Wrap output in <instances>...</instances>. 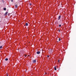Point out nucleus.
I'll return each instance as SVG.
<instances>
[{"label": "nucleus", "mask_w": 76, "mask_h": 76, "mask_svg": "<svg viewBox=\"0 0 76 76\" xmlns=\"http://www.w3.org/2000/svg\"><path fill=\"white\" fill-rule=\"evenodd\" d=\"M31 6V5H32V4H31V3H30L29 4Z\"/></svg>", "instance_id": "obj_13"}, {"label": "nucleus", "mask_w": 76, "mask_h": 76, "mask_svg": "<svg viewBox=\"0 0 76 76\" xmlns=\"http://www.w3.org/2000/svg\"><path fill=\"white\" fill-rule=\"evenodd\" d=\"M33 62L34 63H36V60H33Z\"/></svg>", "instance_id": "obj_2"}, {"label": "nucleus", "mask_w": 76, "mask_h": 76, "mask_svg": "<svg viewBox=\"0 0 76 76\" xmlns=\"http://www.w3.org/2000/svg\"><path fill=\"white\" fill-rule=\"evenodd\" d=\"M28 56H30L29 55H28Z\"/></svg>", "instance_id": "obj_19"}, {"label": "nucleus", "mask_w": 76, "mask_h": 76, "mask_svg": "<svg viewBox=\"0 0 76 76\" xmlns=\"http://www.w3.org/2000/svg\"><path fill=\"white\" fill-rule=\"evenodd\" d=\"M0 48H2V46H1L0 47Z\"/></svg>", "instance_id": "obj_10"}, {"label": "nucleus", "mask_w": 76, "mask_h": 76, "mask_svg": "<svg viewBox=\"0 0 76 76\" xmlns=\"http://www.w3.org/2000/svg\"><path fill=\"white\" fill-rule=\"evenodd\" d=\"M59 32H60V30H58Z\"/></svg>", "instance_id": "obj_18"}, {"label": "nucleus", "mask_w": 76, "mask_h": 76, "mask_svg": "<svg viewBox=\"0 0 76 76\" xmlns=\"http://www.w3.org/2000/svg\"><path fill=\"white\" fill-rule=\"evenodd\" d=\"M59 26V27H60L61 26V25H60Z\"/></svg>", "instance_id": "obj_12"}, {"label": "nucleus", "mask_w": 76, "mask_h": 76, "mask_svg": "<svg viewBox=\"0 0 76 76\" xmlns=\"http://www.w3.org/2000/svg\"><path fill=\"white\" fill-rule=\"evenodd\" d=\"M15 8H17V7H18V5H15Z\"/></svg>", "instance_id": "obj_5"}, {"label": "nucleus", "mask_w": 76, "mask_h": 76, "mask_svg": "<svg viewBox=\"0 0 76 76\" xmlns=\"http://www.w3.org/2000/svg\"><path fill=\"white\" fill-rule=\"evenodd\" d=\"M7 13H8V12H6L5 13L4 15H5V16H6V15H7Z\"/></svg>", "instance_id": "obj_3"}, {"label": "nucleus", "mask_w": 76, "mask_h": 76, "mask_svg": "<svg viewBox=\"0 0 76 76\" xmlns=\"http://www.w3.org/2000/svg\"><path fill=\"white\" fill-rule=\"evenodd\" d=\"M59 61H60V60H58V63H59Z\"/></svg>", "instance_id": "obj_17"}, {"label": "nucleus", "mask_w": 76, "mask_h": 76, "mask_svg": "<svg viewBox=\"0 0 76 76\" xmlns=\"http://www.w3.org/2000/svg\"><path fill=\"white\" fill-rule=\"evenodd\" d=\"M11 2H13V0H11Z\"/></svg>", "instance_id": "obj_16"}, {"label": "nucleus", "mask_w": 76, "mask_h": 76, "mask_svg": "<svg viewBox=\"0 0 76 76\" xmlns=\"http://www.w3.org/2000/svg\"><path fill=\"white\" fill-rule=\"evenodd\" d=\"M7 76H8V75H7Z\"/></svg>", "instance_id": "obj_20"}, {"label": "nucleus", "mask_w": 76, "mask_h": 76, "mask_svg": "<svg viewBox=\"0 0 76 76\" xmlns=\"http://www.w3.org/2000/svg\"><path fill=\"white\" fill-rule=\"evenodd\" d=\"M4 10H6V8H4Z\"/></svg>", "instance_id": "obj_9"}, {"label": "nucleus", "mask_w": 76, "mask_h": 76, "mask_svg": "<svg viewBox=\"0 0 76 76\" xmlns=\"http://www.w3.org/2000/svg\"><path fill=\"white\" fill-rule=\"evenodd\" d=\"M54 69L55 70H57V69H56V66H55L54 67Z\"/></svg>", "instance_id": "obj_7"}, {"label": "nucleus", "mask_w": 76, "mask_h": 76, "mask_svg": "<svg viewBox=\"0 0 76 76\" xmlns=\"http://www.w3.org/2000/svg\"><path fill=\"white\" fill-rule=\"evenodd\" d=\"M47 57H48V58H49V57H50V56H48Z\"/></svg>", "instance_id": "obj_11"}, {"label": "nucleus", "mask_w": 76, "mask_h": 76, "mask_svg": "<svg viewBox=\"0 0 76 76\" xmlns=\"http://www.w3.org/2000/svg\"><path fill=\"white\" fill-rule=\"evenodd\" d=\"M61 18V16L60 15L58 17V20H60V19Z\"/></svg>", "instance_id": "obj_4"}, {"label": "nucleus", "mask_w": 76, "mask_h": 76, "mask_svg": "<svg viewBox=\"0 0 76 76\" xmlns=\"http://www.w3.org/2000/svg\"><path fill=\"white\" fill-rule=\"evenodd\" d=\"M0 44H1V43H0Z\"/></svg>", "instance_id": "obj_21"}, {"label": "nucleus", "mask_w": 76, "mask_h": 76, "mask_svg": "<svg viewBox=\"0 0 76 76\" xmlns=\"http://www.w3.org/2000/svg\"><path fill=\"white\" fill-rule=\"evenodd\" d=\"M5 61H7V60H8V58H5Z\"/></svg>", "instance_id": "obj_6"}, {"label": "nucleus", "mask_w": 76, "mask_h": 76, "mask_svg": "<svg viewBox=\"0 0 76 76\" xmlns=\"http://www.w3.org/2000/svg\"><path fill=\"white\" fill-rule=\"evenodd\" d=\"M37 54H40V51H37Z\"/></svg>", "instance_id": "obj_1"}, {"label": "nucleus", "mask_w": 76, "mask_h": 76, "mask_svg": "<svg viewBox=\"0 0 76 76\" xmlns=\"http://www.w3.org/2000/svg\"><path fill=\"white\" fill-rule=\"evenodd\" d=\"M59 41H60V38H59Z\"/></svg>", "instance_id": "obj_14"}, {"label": "nucleus", "mask_w": 76, "mask_h": 76, "mask_svg": "<svg viewBox=\"0 0 76 76\" xmlns=\"http://www.w3.org/2000/svg\"><path fill=\"white\" fill-rule=\"evenodd\" d=\"M26 26H28V23H26Z\"/></svg>", "instance_id": "obj_8"}, {"label": "nucleus", "mask_w": 76, "mask_h": 76, "mask_svg": "<svg viewBox=\"0 0 76 76\" xmlns=\"http://www.w3.org/2000/svg\"><path fill=\"white\" fill-rule=\"evenodd\" d=\"M26 56H27V55H25V57H26Z\"/></svg>", "instance_id": "obj_15"}]
</instances>
